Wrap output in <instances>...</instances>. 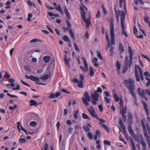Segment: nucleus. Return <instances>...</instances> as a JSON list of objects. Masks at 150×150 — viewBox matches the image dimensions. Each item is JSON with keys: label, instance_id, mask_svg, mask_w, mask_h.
Returning a JSON list of instances; mask_svg holds the SVG:
<instances>
[{"label": "nucleus", "instance_id": "nucleus-1", "mask_svg": "<svg viewBox=\"0 0 150 150\" xmlns=\"http://www.w3.org/2000/svg\"><path fill=\"white\" fill-rule=\"evenodd\" d=\"M125 86L128 89L130 94L134 93L135 85L134 80L131 79L125 80L124 81Z\"/></svg>", "mask_w": 150, "mask_h": 150}, {"label": "nucleus", "instance_id": "nucleus-2", "mask_svg": "<svg viewBox=\"0 0 150 150\" xmlns=\"http://www.w3.org/2000/svg\"><path fill=\"white\" fill-rule=\"evenodd\" d=\"M115 13L117 19V21L118 22H119V16H121V26L122 25H124V21L125 17V13L123 11L121 10H118L115 11Z\"/></svg>", "mask_w": 150, "mask_h": 150}, {"label": "nucleus", "instance_id": "nucleus-3", "mask_svg": "<svg viewBox=\"0 0 150 150\" xmlns=\"http://www.w3.org/2000/svg\"><path fill=\"white\" fill-rule=\"evenodd\" d=\"M110 31L111 35V42L112 45L115 44L114 27L113 21H111L110 24Z\"/></svg>", "mask_w": 150, "mask_h": 150}, {"label": "nucleus", "instance_id": "nucleus-4", "mask_svg": "<svg viewBox=\"0 0 150 150\" xmlns=\"http://www.w3.org/2000/svg\"><path fill=\"white\" fill-rule=\"evenodd\" d=\"M84 96L85 98H82L83 103L85 105L88 106L89 105L88 102L90 101L91 99L87 92H86L84 93Z\"/></svg>", "mask_w": 150, "mask_h": 150}, {"label": "nucleus", "instance_id": "nucleus-5", "mask_svg": "<svg viewBox=\"0 0 150 150\" xmlns=\"http://www.w3.org/2000/svg\"><path fill=\"white\" fill-rule=\"evenodd\" d=\"M128 52L129 54V57L130 58L129 59V65L130 67L132 64V57L134 53L132 50L131 47L130 46H128Z\"/></svg>", "mask_w": 150, "mask_h": 150}, {"label": "nucleus", "instance_id": "nucleus-6", "mask_svg": "<svg viewBox=\"0 0 150 150\" xmlns=\"http://www.w3.org/2000/svg\"><path fill=\"white\" fill-rule=\"evenodd\" d=\"M129 58L127 56H126L125 57V60L124 62V64L123 67V69L127 71L128 68H130L131 66L129 67Z\"/></svg>", "mask_w": 150, "mask_h": 150}, {"label": "nucleus", "instance_id": "nucleus-7", "mask_svg": "<svg viewBox=\"0 0 150 150\" xmlns=\"http://www.w3.org/2000/svg\"><path fill=\"white\" fill-rule=\"evenodd\" d=\"M138 136L139 138L140 143L142 146V150H145L146 145L145 142H144L143 136L142 134H139L138 135Z\"/></svg>", "mask_w": 150, "mask_h": 150}, {"label": "nucleus", "instance_id": "nucleus-8", "mask_svg": "<svg viewBox=\"0 0 150 150\" xmlns=\"http://www.w3.org/2000/svg\"><path fill=\"white\" fill-rule=\"evenodd\" d=\"M128 124H132L133 120V117L132 114L130 112L128 113Z\"/></svg>", "mask_w": 150, "mask_h": 150}, {"label": "nucleus", "instance_id": "nucleus-9", "mask_svg": "<svg viewBox=\"0 0 150 150\" xmlns=\"http://www.w3.org/2000/svg\"><path fill=\"white\" fill-rule=\"evenodd\" d=\"M82 19L83 21L86 23V26L87 28L88 29L90 25L91 24L90 19H86L85 17H84V19L82 18Z\"/></svg>", "mask_w": 150, "mask_h": 150}, {"label": "nucleus", "instance_id": "nucleus-10", "mask_svg": "<svg viewBox=\"0 0 150 150\" xmlns=\"http://www.w3.org/2000/svg\"><path fill=\"white\" fill-rule=\"evenodd\" d=\"M80 9L81 11V16L82 18H83L84 19V17H85L86 12L84 8L82 7H80Z\"/></svg>", "mask_w": 150, "mask_h": 150}, {"label": "nucleus", "instance_id": "nucleus-11", "mask_svg": "<svg viewBox=\"0 0 150 150\" xmlns=\"http://www.w3.org/2000/svg\"><path fill=\"white\" fill-rule=\"evenodd\" d=\"M137 92L142 97L144 96H145V92L144 90H143L141 92L140 88H139L137 90Z\"/></svg>", "mask_w": 150, "mask_h": 150}, {"label": "nucleus", "instance_id": "nucleus-12", "mask_svg": "<svg viewBox=\"0 0 150 150\" xmlns=\"http://www.w3.org/2000/svg\"><path fill=\"white\" fill-rule=\"evenodd\" d=\"M50 58L51 57L50 56L46 55L43 57V59L45 63H47L49 62Z\"/></svg>", "mask_w": 150, "mask_h": 150}, {"label": "nucleus", "instance_id": "nucleus-13", "mask_svg": "<svg viewBox=\"0 0 150 150\" xmlns=\"http://www.w3.org/2000/svg\"><path fill=\"white\" fill-rule=\"evenodd\" d=\"M64 12L67 16V17L69 20L71 19V17L70 16V14L67 8L65 6L64 7Z\"/></svg>", "mask_w": 150, "mask_h": 150}, {"label": "nucleus", "instance_id": "nucleus-14", "mask_svg": "<svg viewBox=\"0 0 150 150\" xmlns=\"http://www.w3.org/2000/svg\"><path fill=\"white\" fill-rule=\"evenodd\" d=\"M131 125L132 124H128V129L129 133L132 136H133V135H134V134H135L132 129Z\"/></svg>", "mask_w": 150, "mask_h": 150}, {"label": "nucleus", "instance_id": "nucleus-15", "mask_svg": "<svg viewBox=\"0 0 150 150\" xmlns=\"http://www.w3.org/2000/svg\"><path fill=\"white\" fill-rule=\"evenodd\" d=\"M119 123L120 127L123 130H125L126 128L124 123L122 122L121 118H120Z\"/></svg>", "mask_w": 150, "mask_h": 150}, {"label": "nucleus", "instance_id": "nucleus-16", "mask_svg": "<svg viewBox=\"0 0 150 150\" xmlns=\"http://www.w3.org/2000/svg\"><path fill=\"white\" fill-rule=\"evenodd\" d=\"M88 112L91 114V115L94 117L96 118V119L98 118V116L96 113V112L95 110H93V111H90V110H88Z\"/></svg>", "mask_w": 150, "mask_h": 150}, {"label": "nucleus", "instance_id": "nucleus-17", "mask_svg": "<svg viewBox=\"0 0 150 150\" xmlns=\"http://www.w3.org/2000/svg\"><path fill=\"white\" fill-rule=\"evenodd\" d=\"M134 73L135 74V77L136 78V81H140V79L138 73L137 69L135 67V68L134 69Z\"/></svg>", "mask_w": 150, "mask_h": 150}, {"label": "nucleus", "instance_id": "nucleus-18", "mask_svg": "<svg viewBox=\"0 0 150 150\" xmlns=\"http://www.w3.org/2000/svg\"><path fill=\"white\" fill-rule=\"evenodd\" d=\"M120 113L121 115H125L126 112V107L120 108Z\"/></svg>", "mask_w": 150, "mask_h": 150}, {"label": "nucleus", "instance_id": "nucleus-19", "mask_svg": "<svg viewBox=\"0 0 150 150\" xmlns=\"http://www.w3.org/2000/svg\"><path fill=\"white\" fill-rule=\"evenodd\" d=\"M67 56L66 55H65L64 57V60L65 62V63L66 65L68 67H69L70 65L69 64V61L67 59Z\"/></svg>", "mask_w": 150, "mask_h": 150}, {"label": "nucleus", "instance_id": "nucleus-20", "mask_svg": "<svg viewBox=\"0 0 150 150\" xmlns=\"http://www.w3.org/2000/svg\"><path fill=\"white\" fill-rule=\"evenodd\" d=\"M29 103L30 106L34 105L37 106V102L34 100H31L29 101Z\"/></svg>", "mask_w": 150, "mask_h": 150}, {"label": "nucleus", "instance_id": "nucleus-21", "mask_svg": "<svg viewBox=\"0 0 150 150\" xmlns=\"http://www.w3.org/2000/svg\"><path fill=\"white\" fill-rule=\"evenodd\" d=\"M55 8L62 15L64 14V12L62 11V8L59 4L58 5V7H56Z\"/></svg>", "mask_w": 150, "mask_h": 150}, {"label": "nucleus", "instance_id": "nucleus-22", "mask_svg": "<svg viewBox=\"0 0 150 150\" xmlns=\"http://www.w3.org/2000/svg\"><path fill=\"white\" fill-rule=\"evenodd\" d=\"M69 33H70V35L72 38L74 40H75V38L74 37V34L71 28H70L69 30Z\"/></svg>", "mask_w": 150, "mask_h": 150}, {"label": "nucleus", "instance_id": "nucleus-23", "mask_svg": "<svg viewBox=\"0 0 150 150\" xmlns=\"http://www.w3.org/2000/svg\"><path fill=\"white\" fill-rule=\"evenodd\" d=\"M31 80L37 82H38L39 81L40 79L39 78L34 76H31Z\"/></svg>", "mask_w": 150, "mask_h": 150}, {"label": "nucleus", "instance_id": "nucleus-24", "mask_svg": "<svg viewBox=\"0 0 150 150\" xmlns=\"http://www.w3.org/2000/svg\"><path fill=\"white\" fill-rule=\"evenodd\" d=\"M121 26L122 30V34L124 35L126 37H128L127 34L124 30V25H122Z\"/></svg>", "mask_w": 150, "mask_h": 150}, {"label": "nucleus", "instance_id": "nucleus-25", "mask_svg": "<svg viewBox=\"0 0 150 150\" xmlns=\"http://www.w3.org/2000/svg\"><path fill=\"white\" fill-rule=\"evenodd\" d=\"M131 95L133 96V97L134 99V103L137 106H138V104L137 103V98H136V96L135 95V94L134 93H132L131 94Z\"/></svg>", "mask_w": 150, "mask_h": 150}, {"label": "nucleus", "instance_id": "nucleus-26", "mask_svg": "<svg viewBox=\"0 0 150 150\" xmlns=\"http://www.w3.org/2000/svg\"><path fill=\"white\" fill-rule=\"evenodd\" d=\"M37 42H42V41L40 40L35 38L34 39H33V40H31L30 41V43H34Z\"/></svg>", "mask_w": 150, "mask_h": 150}, {"label": "nucleus", "instance_id": "nucleus-27", "mask_svg": "<svg viewBox=\"0 0 150 150\" xmlns=\"http://www.w3.org/2000/svg\"><path fill=\"white\" fill-rule=\"evenodd\" d=\"M49 76L48 74H46L41 77L40 79L42 80H46L48 78Z\"/></svg>", "mask_w": 150, "mask_h": 150}, {"label": "nucleus", "instance_id": "nucleus-28", "mask_svg": "<svg viewBox=\"0 0 150 150\" xmlns=\"http://www.w3.org/2000/svg\"><path fill=\"white\" fill-rule=\"evenodd\" d=\"M89 70H90L89 75L91 76H93L94 74V72L93 71V69L91 67H90Z\"/></svg>", "mask_w": 150, "mask_h": 150}, {"label": "nucleus", "instance_id": "nucleus-29", "mask_svg": "<svg viewBox=\"0 0 150 150\" xmlns=\"http://www.w3.org/2000/svg\"><path fill=\"white\" fill-rule=\"evenodd\" d=\"M91 97L93 99V100H95L96 101H98V98L99 97H98L96 96L93 95V93H91Z\"/></svg>", "mask_w": 150, "mask_h": 150}, {"label": "nucleus", "instance_id": "nucleus-30", "mask_svg": "<svg viewBox=\"0 0 150 150\" xmlns=\"http://www.w3.org/2000/svg\"><path fill=\"white\" fill-rule=\"evenodd\" d=\"M63 40L67 42H70V40L69 37L66 35H65L63 38Z\"/></svg>", "mask_w": 150, "mask_h": 150}, {"label": "nucleus", "instance_id": "nucleus-31", "mask_svg": "<svg viewBox=\"0 0 150 150\" xmlns=\"http://www.w3.org/2000/svg\"><path fill=\"white\" fill-rule=\"evenodd\" d=\"M96 53L97 54V56L100 59H103V57L102 56V55L101 54L100 52L98 50H97L96 51Z\"/></svg>", "mask_w": 150, "mask_h": 150}, {"label": "nucleus", "instance_id": "nucleus-32", "mask_svg": "<svg viewBox=\"0 0 150 150\" xmlns=\"http://www.w3.org/2000/svg\"><path fill=\"white\" fill-rule=\"evenodd\" d=\"M100 125L105 129L107 132H109V129L108 127L105 124H101Z\"/></svg>", "mask_w": 150, "mask_h": 150}, {"label": "nucleus", "instance_id": "nucleus-33", "mask_svg": "<svg viewBox=\"0 0 150 150\" xmlns=\"http://www.w3.org/2000/svg\"><path fill=\"white\" fill-rule=\"evenodd\" d=\"M119 49L121 52L122 53L124 51V49L121 43H120L119 44Z\"/></svg>", "mask_w": 150, "mask_h": 150}, {"label": "nucleus", "instance_id": "nucleus-34", "mask_svg": "<svg viewBox=\"0 0 150 150\" xmlns=\"http://www.w3.org/2000/svg\"><path fill=\"white\" fill-rule=\"evenodd\" d=\"M82 117L84 119H88L89 120L91 119L85 113H83L82 114Z\"/></svg>", "mask_w": 150, "mask_h": 150}, {"label": "nucleus", "instance_id": "nucleus-35", "mask_svg": "<svg viewBox=\"0 0 150 150\" xmlns=\"http://www.w3.org/2000/svg\"><path fill=\"white\" fill-rule=\"evenodd\" d=\"M132 136L133 137L134 140L137 141L138 142H139V140L138 136H136L135 134H134V135H133V136Z\"/></svg>", "mask_w": 150, "mask_h": 150}, {"label": "nucleus", "instance_id": "nucleus-36", "mask_svg": "<svg viewBox=\"0 0 150 150\" xmlns=\"http://www.w3.org/2000/svg\"><path fill=\"white\" fill-rule=\"evenodd\" d=\"M113 96L115 99V101L118 102L119 101L120 99L117 94H114V95H113Z\"/></svg>", "mask_w": 150, "mask_h": 150}, {"label": "nucleus", "instance_id": "nucleus-37", "mask_svg": "<svg viewBox=\"0 0 150 150\" xmlns=\"http://www.w3.org/2000/svg\"><path fill=\"white\" fill-rule=\"evenodd\" d=\"M27 2H28V4L30 6H33L35 8H36V6L35 5V4L33 3H32V2L30 0H28L27 1Z\"/></svg>", "mask_w": 150, "mask_h": 150}, {"label": "nucleus", "instance_id": "nucleus-38", "mask_svg": "<svg viewBox=\"0 0 150 150\" xmlns=\"http://www.w3.org/2000/svg\"><path fill=\"white\" fill-rule=\"evenodd\" d=\"M101 7L102 10L104 13V14L105 15H106L107 13V11L105 8V7L103 4H101Z\"/></svg>", "mask_w": 150, "mask_h": 150}, {"label": "nucleus", "instance_id": "nucleus-39", "mask_svg": "<svg viewBox=\"0 0 150 150\" xmlns=\"http://www.w3.org/2000/svg\"><path fill=\"white\" fill-rule=\"evenodd\" d=\"M141 121L143 126V129L144 131H145V130H146V128L145 125L144 123V121L142 119L141 120Z\"/></svg>", "mask_w": 150, "mask_h": 150}, {"label": "nucleus", "instance_id": "nucleus-40", "mask_svg": "<svg viewBox=\"0 0 150 150\" xmlns=\"http://www.w3.org/2000/svg\"><path fill=\"white\" fill-rule=\"evenodd\" d=\"M83 82H81L79 81L78 83V85L77 86L80 88H82L83 87Z\"/></svg>", "mask_w": 150, "mask_h": 150}, {"label": "nucleus", "instance_id": "nucleus-41", "mask_svg": "<svg viewBox=\"0 0 150 150\" xmlns=\"http://www.w3.org/2000/svg\"><path fill=\"white\" fill-rule=\"evenodd\" d=\"M19 141L21 143H24L26 142V140L25 139L20 138L19 139Z\"/></svg>", "mask_w": 150, "mask_h": 150}, {"label": "nucleus", "instance_id": "nucleus-42", "mask_svg": "<svg viewBox=\"0 0 150 150\" xmlns=\"http://www.w3.org/2000/svg\"><path fill=\"white\" fill-rule=\"evenodd\" d=\"M133 32L134 34L137 36V34L138 33V32L137 30V28L135 26H134V27Z\"/></svg>", "mask_w": 150, "mask_h": 150}, {"label": "nucleus", "instance_id": "nucleus-43", "mask_svg": "<svg viewBox=\"0 0 150 150\" xmlns=\"http://www.w3.org/2000/svg\"><path fill=\"white\" fill-rule=\"evenodd\" d=\"M104 143L105 144L107 145H110L111 144L110 142L108 140H104L103 141Z\"/></svg>", "mask_w": 150, "mask_h": 150}, {"label": "nucleus", "instance_id": "nucleus-44", "mask_svg": "<svg viewBox=\"0 0 150 150\" xmlns=\"http://www.w3.org/2000/svg\"><path fill=\"white\" fill-rule=\"evenodd\" d=\"M17 106L16 105H15L13 106H10L9 107V109L11 110H13L17 108Z\"/></svg>", "mask_w": 150, "mask_h": 150}, {"label": "nucleus", "instance_id": "nucleus-45", "mask_svg": "<svg viewBox=\"0 0 150 150\" xmlns=\"http://www.w3.org/2000/svg\"><path fill=\"white\" fill-rule=\"evenodd\" d=\"M96 119L100 121L99 124L100 125L101 124V123H105V121L104 119L99 118L98 117V118Z\"/></svg>", "mask_w": 150, "mask_h": 150}, {"label": "nucleus", "instance_id": "nucleus-46", "mask_svg": "<svg viewBox=\"0 0 150 150\" xmlns=\"http://www.w3.org/2000/svg\"><path fill=\"white\" fill-rule=\"evenodd\" d=\"M74 46L75 50L77 51H79V49L77 45H76V43H74Z\"/></svg>", "mask_w": 150, "mask_h": 150}, {"label": "nucleus", "instance_id": "nucleus-47", "mask_svg": "<svg viewBox=\"0 0 150 150\" xmlns=\"http://www.w3.org/2000/svg\"><path fill=\"white\" fill-rule=\"evenodd\" d=\"M120 108H122L123 107V102L122 99L120 100Z\"/></svg>", "mask_w": 150, "mask_h": 150}, {"label": "nucleus", "instance_id": "nucleus-48", "mask_svg": "<svg viewBox=\"0 0 150 150\" xmlns=\"http://www.w3.org/2000/svg\"><path fill=\"white\" fill-rule=\"evenodd\" d=\"M30 125L32 126H35L36 125L37 123L35 121H32L30 122Z\"/></svg>", "mask_w": 150, "mask_h": 150}, {"label": "nucleus", "instance_id": "nucleus-49", "mask_svg": "<svg viewBox=\"0 0 150 150\" xmlns=\"http://www.w3.org/2000/svg\"><path fill=\"white\" fill-rule=\"evenodd\" d=\"M80 68L84 72H87L88 70V69H87L84 68L82 66H80Z\"/></svg>", "mask_w": 150, "mask_h": 150}, {"label": "nucleus", "instance_id": "nucleus-50", "mask_svg": "<svg viewBox=\"0 0 150 150\" xmlns=\"http://www.w3.org/2000/svg\"><path fill=\"white\" fill-rule=\"evenodd\" d=\"M100 16V13L99 11H98L97 14L96 15V18H99Z\"/></svg>", "mask_w": 150, "mask_h": 150}, {"label": "nucleus", "instance_id": "nucleus-51", "mask_svg": "<svg viewBox=\"0 0 150 150\" xmlns=\"http://www.w3.org/2000/svg\"><path fill=\"white\" fill-rule=\"evenodd\" d=\"M116 67L117 68V69H120V64L119 62L118 61L116 62Z\"/></svg>", "mask_w": 150, "mask_h": 150}, {"label": "nucleus", "instance_id": "nucleus-52", "mask_svg": "<svg viewBox=\"0 0 150 150\" xmlns=\"http://www.w3.org/2000/svg\"><path fill=\"white\" fill-rule=\"evenodd\" d=\"M48 148V146L47 143H46L45 144L44 149H42L41 150H47Z\"/></svg>", "mask_w": 150, "mask_h": 150}, {"label": "nucleus", "instance_id": "nucleus-53", "mask_svg": "<svg viewBox=\"0 0 150 150\" xmlns=\"http://www.w3.org/2000/svg\"><path fill=\"white\" fill-rule=\"evenodd\" d=\"M17 87L16 88H12V89L13 90H19L20 89V86L19 84H17Z\"/></svg>", "mask_w": 150, "mask_h": 150}, {"label": "nucleus", "instance_id": "nucleus-54", "mask_svg": "<svg viewBox=\"0 0 150 150\" xmlns=\"http://www.w3.org/2000/svg\"><path fill=\"white\" fill-rule=\"evenodd\" d=\"M123 134L125 136V138H127V139H128V134L127 133L126 131L125 130H123Z\"/></svg>", "mask_w": 150, "mask_h": 150}, {"label": "nucleus", "instance_id": "nucleus-55", "mask_svg": "<svg viewBox=\"0 0 150 150\" xmlns=\"http://www.w3.org/2000/svg\"><path fill=\"white\" fill-rule=\"evenodd\" d=\"M66 23H67L68 27L70 28H71V25L69 21L67 20L66 21Z\"/></svg>", "mask_w": 150, "mask_h": 150}, {"label": "nucleus", "instance_id": "nucleus-56", "mask_svg": "<svg viewBox=\"0 0 150 150\" xmlns=\"http://www.w3.org/2000/svg\"><path fill=\"white\" fill-rule=\"evenodd\" d=\"M83 128L84 130L86 132H88L90 131V129L88 127L85 125L83 126Z\"/></svg>", "mask_w": 150, "mask_h": 150}, {"label": "nucleus", "instance_id": "nucleus-57", "mask_svg": "<svg viewBox=\"0 0 150 150\" xmlns=\"http://www.w3.org/2000/svg\"><path fill=\"white\" fill-rule=\"evenodd\" d=\"M88 137L90 138L91 140L93 139V135L90 132H88Z\"/></svg>", "mask_w": 150, "mask_h": 150}, {"label": "nucleus", "instance_id": "nucleus-58", "mask_svg": "<svg viewBox=\"0 0 150 150\" xmlns=\"http://www.w3.org/2000/svg\"><path fill=\"white\" fill-rule=\"evenodd\" d=\"M142 103L143 104V106L144 107L145 110H146V109H148L147 108V105L146 104L144 103V101H142Z\"/></svg>", "mask_w": 150, "mask_h": 150}, {"label": "nucleus", "instance_id": "nucleus-59", "mask_svg": "<svg viewBox=\"0 0 150 150\" xmlns=\"http://www.w3.org/2000/svg\"><path fill=\"white\" fill-rule=\"evenodd\" d=\"M129 138L130 143H131V144L132 146L135 145L134 142L132 138L131 137H129Z\"/></svg>", "mask_w": 150, "mask_h": 150}, {"label": "nucleus", "instance_id": "nucleus-60", "mask_svg": "<svg viewBox=\"0 0 150 150\" xmlns=\"http://www.w3.org/2000/svg\"><path fill=\"white\" fill-rule=\"evenodd\" d=\"M79 76H80V80L79 81H80L81 82H83V80L84 79L83 76L82 74H80Z\"/></svg>", "mask_w": 150, "mask_h": 150}, {"label": "nucleus", "instance_id": "nucleus-61", "mask_svg": "<svg viewBox=\"0 0 150 150\" xmlns=\"http://www.w3.org/2000/svg\"><path fill=\"white\" fill-rule=\"evenodd\" d=\"M144 21L146 23H148L149 22V18L148 17L145 16L144 18Z\"/></svg>", "mask_w": 150, "mask_h": 150}, {"label": "nucleus", "instance_id": "nucleus-62", "mask_svg": "<svg viewBox=\"0 0 150 150\" xmlns=\"http://www.w3.org/2000/svg\"><path fill=\"white\" fill-rule=\"evenodd\" d=\"M98 58L97 57H94V58H93L92 59V62L93 63H97V62L98 61Z\"/></svg>", "mask_w": 150, "mask_h": 150}, {"label": "nucleus", "instance_id": "nucleus-63", "mask_svg": "<svg viewBox=\"0 0 150 150\" xmlns=\"http://www.w3.org/2000/svg\"><path fill=\"white\" fill-rule=\"evenodd\" d=\"M5 76L7 78H9L11 77V76L7 71L5 72Z\"/></svg>", "mask_w": 150, "mask_h": 150}, {"label": "nucleus", "instance_id": "nucleus-64", "mask_svg": "<svg viewBox=\"0 0 150 150\" xmlns=\"http://www.w3.org/2000/svg\"><path fill=\"white\" fill-rule=\"evenodd\" d=\"M144 74L145 76H148L150 77V73H149L148 71H145L144 73Z\"/></svg>", "mask_w": 150, "mask_h": 150}]
</instances>
